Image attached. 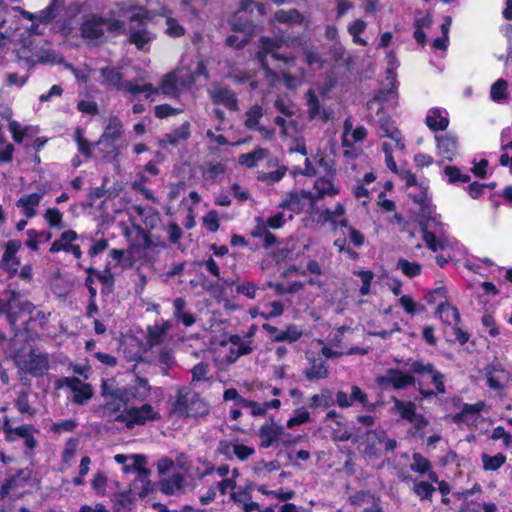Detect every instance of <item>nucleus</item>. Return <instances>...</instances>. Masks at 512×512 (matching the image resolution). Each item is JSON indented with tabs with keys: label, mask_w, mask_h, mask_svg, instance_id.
Listing matches in <instances>:
<instances>
[{
	"label": "nucleus",
	"mask_w": 512,
	"mask_h": 512,
	"mask_svg": "<svg viewBox=\"0 0 512 512\" xmlns=\"http://www.w3.org/2000/svg\"><path fill=\"white\" fill-rule=\"evenodd\" d=\"M184 478L179 473H173L165 478H163L160 482V489L163 493L167 495H173L180 492L183 488Z\"/></svg>",
	"instance_id": "nucleus-34"
},
{
	"label": "nucleus",
	"mask_w": 512,
	"mask_h": 512,
	"mask_svg": "<svg viewBox=\"0 0 512 512\" xmlns=\"http://www.w3.org/2000/svg\"><path fill=\"white\" fill-rule=\"evenodd\" d=\"M438 153L446 160H453L458 155L457 139L451 134L436 138Z\"/></svg>",
	"instance_id": "nucleus-22"
},
{
	"label": "nucleus",
	"mask_w": 512,
	"mask_h": 512,
	"mask_svg": "<svg viewBox=\"0 0 512 512\" xmlns=\"http://www.w3.org/2000/svg\"><path fill=\"white\" fill-rule=\"evenodd\" d=\"M16 363L21 370L33 376H42L49 369L48 357L35 352H31L25 357H17Z\"/></svg>",
	"instance_id": "nucleus-14"
},
{
	"label": "nucleus",
	"mask_w": 512,
	"mask_h": 512,
	"mask_svg": "<svg viewBox=\"0 0 512 512\" xmlns=\"http://www.w3.org/2000/svg\"><path fill=\"white\" fill-rule=\"evenodd\" d=\"M34 310V306L23 300L22 297L15 293L10 292L8 299H0V314L6 313L9 322L12 326L15 325L19 317L23 316V321L26 322V315H30Z\"/></svg>",
	"instance_id": "nucleus-8"
},
{
	"label": "nucleus",
	"mask_w": 512,
	"mask_h": 512,
	"mask_svg": "<svg viewBox=\"0 0 512 512\" xmlns=\"http://www.w3.org/2000/svg\"><path fill=\"white\" fill-rule=\"evenodd\" d=\"M410 470L421 475H427L431 482H438V475L432 470L430 461L419 453H414Z\"/></svg>",
	"instance_id": "nucleus-24"
},
{
	"label": "nucleus",
	"mask_w": 512,
	"mask_h": 512,
	"mask_svg": "<svg viewBox=\"0 0 512 512\" xmlns=\"http://www.w3.org/2000/svg\"><path fill=\"white\" fill-rule=\"evenodd\" d=\"M389 77L388 79L392 83V88L388 90L387 92L380 91L379 94L375 97V100L371 102V105H373L374 102H379L381 104L387 103L388 105H396L397 103V93L394 87V75L392 74L391 70H389Z\"/></svg>",
	"instance_id": "nucleus-46"
},
{
	"label": "nucleus",
	"mask_w": 512,
	"mask_h": 512,
	"mask_svg": "<svg viewBox=\"0 0 512 512\" xmlns=\"http://www.w3.org/2000/svg\"><path fill=\"white\" fill-rule=\"evenodd\" d=\"M444 173L448 177V181L451 183H466L470 180V176L468 174H462L458 168L453 166H446L444 168Z\"/></svg>",
	"instance_id": "nucleus-63"
},
{
	"label": "nucleus",
	"mask_w": 512,
	"mask_h": 512,
	"mask_svg": "<svg viewBox=\"0 0 512 512\" xmlns=\"http://www.w3.org/2000/svg\"><path fill=\"white\" fill-rule=\"evenodd\" d=\"M198 76L207 77L206 67L201 60L195 63L194 68L179 67L175 71L164 75L155 89L158 90V94L176 99L184 88L191 86L196 81Z\"/></svg>",
	"instance_id": "nucleus-4"
},
{
	"label": "nucleus",
	"mask_w": 512,
	"mask_h": 512,
	"mask_svg": "<svg viewBox=\"0 0 512 512\" xmlns=\"http://www.w3.org/2000/svg\"><path fill=\"white\" fill-rule=\"evenodd\" d=\"M174 357L172 350L169 348H162L158 356V364L161 366L164 374H167L168 369L174 365Z\"/></svg>",
	"instance_id": "nucleus-58"
},
{
	"label": "nucleus",
	"mask_w": 512,
	"mask_h": 512,
	"mask_svg": "<svg viewBox=\"0 0 512 512\" xmlns=\"http://www.w3.org/2000/svg\"><path fill=\"white\" fill-rule=\"evenodd\" d=\"M307 105H308V113L311 119L321 118L323 120H328L332 116L331 110H326L320 108L319 101L313 90H309L307 93Z\"/></svg>",
	"instance_id": "nucleus-33"
},
{
	"label": "nucleus",
	"mask_w": 512,
	"mask_h": 512,
	"mask_svg": "<svg viewBox=\"0 0 512 512\" xmlns=\"http://www.w3.org/2000/svg\"><path fill=\"white\" fill-rule=\"evenodd\" d=\"M268 155V150L263 148H258L253 152L242 154L239 156V163L248 168L254 167L260 160L266 158Z\"/></svg>",
	"instance_id": "nucleus-43"
},
{
	"label": "nucleus",
	"mask_w": 512,
	"mask_h": 512,
	"mask_svg": "<svg viewBox=\"0 0 512 512\" xmlns=\"http://www.w3.org/2000/svg\"><path fill=\"white\" fill-rule=\"evenodd\" d=\"M486 378L491 389L502 391L510 381V373L498 365H493L488 368Z\"/></svg>",
	"instance_id": "nucleus-20"
},
{
	"label": "nucleus",
	"mask_w": 512,
	"mask_h": 512,
	"mask_svg": "<svg viewBox=\"0 0 512 512\" xmlns=\"http://www.w3.org/2000/svg\"><path fill=\"white\" fill-rule=\"evenodd\" d=\"M314 192L310 197V203L315 204L325 197H335L341 191V186L335 182V174H326L318 177L313 185Z\"/></svg>",
	"instance_id": "nucleus-11"
},
{
	"label": "nucleus",
	"mask_w": 512,
	"mask_h": 512,
	"mask_svg": "<svg viewBox=\"0 0 512 512\" xmlns=\"http://www.w3.org/2000/svg\"><path fill=\"white\" fill-rule=\"evenodd\" d=\"M183 112L182 108H174L169 104L157 105L154 108L155 116L159 119H164L170 116L178 115Z\"/></svg>",
	"instance_id": "nucleus-61"
},
{
	"label": "nucleus",
	"mask_w": 512,
	"mask_h": 512,
	"mask_svg": "<svg viewBox=\"0 0 512 512\" xmlns=\"http://www.w3.org/2000/svg\"><path fill=\"white\" fill-rule=\"evenodd\" d=\"M276 109L283 115L275 119V124L281 128V134L285 137L295 138L298 132V125L293 116L296 107L288 99L278 98L275 101Z\"/></svg>",
	"instance_id": "nucleus-9"
},
{
	"label": "nucleus",
	"mask_w": 512,
	"mask_h": 512,
	"mask_svg": "<svg viewBox=\"0 0 512 512\" xmlns=\"http://www.w3.org/2000/svg\"><path fill=\"white\" fill-rule=\"evenodd\" d=\"M170 328V321H164L163 323L150 328L148 331V344L154 346L162 342Z\"/></svg>",
	"instance_id": "nucleus-41"
},
{
	"label": "nucleus",
	"mask_w": 512,
	"mask_h": 512,
	"mask_svg": "<svg viewBox=\"0 0 512 512\" xmlns=\"http://www.w3.org/2000/svg\"><path fill=\"white\" fill-rule=\"evenodd\" d=\"M304 373L308 380L325 379L329 375L328 368L322 360L312 361Z\"/></svg>",
	"instance_id": "nucleus-39"
},
{
	"label": "nucleus",
	"mask_w": 512,
	"mask_h": 512,
	"mask_svg": "<svg viewBox=\"0 0 512 512\" xmlns=\"http://www.w3.org/2000/svg\"><path fill=\"white\" fill-rule=\"evenodd\" d=\"M379 135L383 139L382 150L385 154L387 167L392 171H397V165L393 159V154L402 153L405 149L403 136L399 129L394 125L390 118L378 113Z\"/></svg>",
	"instance_id": "nucleus-5"
},
{
	"label": "nucleus",
	"mask_w": 512,
	"mask_h": 512,
	"mask_svg": "<svg viewBox=\"0 0 512 512\" xmlns=\"http://www.w3.org/2000/svg\"><path fill=\"white\" fill-rule=\"evenodd\" d=\"M44 220L51 228L62 229L64 225V215L58 208H48L44 215Z\"/></svg>",
	"instance_id": "nucleus-48"
},
{
	"label": "nucleus",
	"mask_w": 512,
	"mask_h": 512,
	"mask_svg": "<svg viewBox=\"0 0 512 512\" xmlns=\"http://www.w3.org/2000/svg\"><path fill=\"white\" fill-rule=\"evenodd\" d=\"M152 40L151 34L144 28L131 29L130 41L137 46L138 49H144L145 45Z\"/></svg>",
	"instance_id": "nucleus-52"
},
{
	"label": "nucleus",
	"mask_w": 512,
	"mask_h": 512,
	"mask_svg": "<svg viewBox=\"0 0 512 512\" xmlns=\"http://www.w3.org/2000/svg\"><path fill=\"white\" fill-rule=\"evenodd\" d=\"M233 29L239 31V34H233L227 37L226 43L231 47H235L237 49L242 48L248 42L247 35L243 33L242 28L237 27L233 24Z\"/></svg>",
	"instance_id": "nucleus-60"
},
{
	"label": "nucleus",
	"mask_w": 512,
	"mask_h": 512,
	"mask_svg": "<svg viewBox=\"0 0 512 512\" xmlns=\"http://www.w3.org/2000/svg\"><path fill=\"white\" fill-rule=\"evenodd\" d=\"M318 212V221L322 223H330L333 229H337L339 226H348V220L345 217V207L341 203H337L333 209H324Z\"/></svg>",
	"instance_id": "nucleus-18"
},
{
	"label": "nucleus",
	"mask_w": 512,
	"mask_h": 512,
	"mask_svg": "<svg viewBox=\"0 0 512 512\" xmlns=\"http://www.w3.org/2000/svg\"><path fill=\"white\" fill-rule=\"evenodd\" d=\"M68 387L73 394V401L79 405L86 403L93 396L90 384L84 383L78 378L64 377L57 381V388Z\"/></svg>",
	"instance_id": "nucleus-13"
},
{
	"label": "nucleus",
	"mask_w": 512,
	"mask_h": 512,
	"mask_svg": "<svg viewBox=\"0 0 512 512\" xmlns=\"http://www.w3.org/2000/svg\"><path fill=\"white\" fill-rule=\"evenodd\" d=\"M44 193H31L21 196L16 206L26 218H33L37 215V207L39 206Z\"/></svg>",
	"instance_id": "nucleus-21"
},
{
	"label": "nucleus",
	"mask_w": 512,
	"mask_h": 512,
	"mask_svg": "<svg viewBox=\"0 0 512 512\" xmlns=\"http://www.w3.org/2000/svg\"><path fill=\"white\" fill-rule=\"evenodd\" d=\"M275 20L282 23L295 24L301 23L303 16L297 10H280L275 13Z\"/></svg>",
	"instance_id": "nucleus-55"
},
{
	"label": "nucleus",
	"mask_w": 512,
	"mask_h": 512,
	"mask_svg": "<svg viewBox=\"0 0 512 512\" xmlns=\"http://www.w3.org/2000/svg\"><path fill=\"white\" fill-rule=\"evenodd\" d=\"M281 405L280 400L273 399L262 403L241 399V406L250 409L253 416H264L269 409H278Z\"/></svg>",
	"instance_id": "nucleus-27"
},
{
	"label": "nucleus",
	"mask_w": 512,
	"mask_h": 512,
	"mask_svg": "<svg viewBox=\"0 0 512 512\" xmlns=\"http://www.w3.org/2000/svg\"><path fill=\"white\" fill-rule=\"evenodd\" d=\"M426 124L433 131L445 130L449 124L447 112L432 108L426 115Z\"/></svg>",
	"instance_id": "nucleus-28"
},
{
	"label": "nucleus",
	"mask_w": 512,
	"mask_h": 512,
	"mask_svg": "<svg viewBox=\"0 0 512 512\" xmlns=\"http://www.w3.org/2000/svg\"><path fill=\"white\" fill-rule=\"evenodd\" d=\"M122 27L123 25L119 21H115L109 24L103 18L91 15L88 16L83 22L81 31L84 38L94 41L100 39L103 36L105 28L117 30L121 29Z\"/></svg>",
	"instance_id": "nucleus-10"
},
{
	"label": "nucleus",
	"mask_w": 512,
	"mask_h": 512,
	"mask_svg": "<svg viewBox=\"0 0 512 512\" xmlns=\"http://www.w3.org/2000/svg\"><path fill=\"white\" fill-rule=\"evenodd\" d=\"M436 313L441 321L447 325H455L460 319L457 308L448 303V301L440 304L436 309Z\"/></svg>",
	"instance_id": "nucleus-35"
},
{
	"label": "nucleus",
	"mask_w": 512,
	"mask_h": 512,
	"mask_svg": "<svg viewBox=\"0 0 512 512\" xmlns=\"http://www.w3.org/2000/svg\"><path fill=\"white\" fill-rule=\"evenodd\" d=\"M303 335L302 329L296 325H290L285 330H281V335L275 337V342H295Z\"/></svg>",
	"instance_id": "nucleus-51"
},
{
	"label": "nucleus",
	"mask_w": 512,
	"mask_h": 512,
	"mask_svg": "<svg viewBox=\"0 0 512 512\" xmlns=\"http://www.w3.org/2000/svg\"><path fill=\"white\" fill-rule=\"evenodd\" d=\"M312 192L307 190H301L299 192H291L286 198L280 203V208L287 209L293 213H299L303 209V200L310 202Z\"/></svg>",
	"instance_id": "nucleus-23"
},
{
	"label": "nucleus",
	"mask_w": 512,
	"mask_h": 512,
	"mask_svg": "<svg viewBox=\"0 0 512 512\" xmlns=\"http://www.w3.org/2000/svg\"><path fill=\"white\" fill-rule=\"evenodd\" d=\"M209 93L213 103L224 105L230 110H237V99L231 90L215 87Z\"/></svg>",
	"instance_id": "nucleus-25"
},
{
	"label": "nucleus",
	"mask_w": 512,
	"mask_h": 512,
	"mask_svg": "<svg viewBox=\"0 0 512 512\" xmlns=\"http://www.w3.org/2000/svg\"><path fill=\"white\" fill-rule=\"evenodd\" d=\"M284 46H289L288 40L283 38H262L261 39V49L257 53V59L260 66L268 72V63L266 57L270 55L275 60H282L286 64H288L287 70L282 73V78L284 84L290 88L294 89L300 86L304 80L305 73L303 69H295V64L293 61H289L288 57L281 54L279 52Z\"/></svg>",
	"instance_id": "nucleus-3"
},
{
	"label": "nucleus",
	"mask_w": 512,
	"mask_h": 512,
	"mask_svg": "<svg viewBox=\"0 0 512 512\" xmlns=\"http://www.w3.org/2000/svg\"><path fill=\"white\" fill-rule=\"evenodd\" d=\"M413 492L422 500L430 499L435 492V488L426 481H414Z\"/></svg>",
	"instance_id": "nucleus-56"
},
{
	"label": "nucleus",
	"mask_w": 512,
	"mask_h": 512,
	"mask_svg": "<svg viewBox=\"0 0 512 512\" xmlns=\"http://www.w3.org/2000/svg\"><path fill=\"white\" fill-rule=\"evenodd\" d=\"M122 128V123L118 117H109L104 133L99 139L98 144H103L104 142H115L121 137L123 132Z\"/></svg>",
	"instance_id": "nucleus-29"
},
{
	"label": "nucleus",
	"mask_w": 512,
	"mask_h": 512,
	"mask_svg": "<svg viewBox=\"0 0 512 512\" xmlns=\"http://www.w3.org/2000/svg\"><path fill=\"white\" fill-rule=\"evenodd\" d=\"M102 395L106 399L104 409L108 416L129 429L159 420L161 417L160 412L150 404H143L140 407H127L129 402L127 391L125 389H114L113 381H103Z\"/></svg>",
	"instance_id": "nucleus-1"
},
{
	"label": "nucleus",
	"mask_w": 512,
	"mask_h": 512,
	"mask_svg": "<svg viewBox=\"0 0 512 512\" xmlns=\"http://www.w3.org/2000/svg\"><path fill=\"white\" fill-rule=\"evenodd\" d=\"M58 9L57 0H52L51 3L43 10L36 14V21L41 23H48L56 17Z\"/></svg>",
	"instance_id": "nucleus-57"
},
{
	"label": "nucleus",
	"mask_w": 512,
	"mask_h": 512,
	"mask_svg": "<svg viewBox=\"0 0 512 512\" xmlns=\"http://www.w3.org/2000/svg\"><path fill=\"white\" fill-rule=\"evenodd\" d=\"M261 446L268 448L272 445H287L291 443L288 439L290 436L286 434L281 426L274 423H267L263 425L259 432Z\"/></svg>",
	"instance_id": "nucleus-15"
},
{
	"label": "nucleus",
	"mask_w": 512,
	"mask_h": 512,
	"mask_svg": "<svg viewBox=\"0 0 512 512\" xmlns=\"http://www.w3.org/2000/svg\"><path fill=\"white\" fill-rule=\"evenodd\" d=\"M410 368H411L412 372H414L416 374H419L422 376H425V375L430 376L432 383L434 384L436 391L438 393L445 392V386L443 383L444 376L440 372L434 370V368L431 364L424 363L421 361H413L410 364Z\"/></svg>",
	"instance_id": "nucleus-19"
},
{
	"label": "nucleus",
	"mask_w": 512,
	"mask_h": 512,
	"mask_svg": "<svg viewBox=\"0 0 512 512\" xmlns=\"http://www.w3.org/2000/svg\"><path fill=\"white\" fill-rule=\"evenodd\" d=\"M231 356L229 357L230 362H234L238 357L247 355L251 352V347L248 343L240 341L237 336L231 337Z\"/></svg>",
	"instance_id": "nucleus-47"
},
{
	"label": "nucleus",
	"mask_w": 512,
	"mask_h": 512,
	"mask_svg": "<svg viewBox=\"0 0 512 512\" xmlns=\"http://www.w3.org/2000/svg\"><path fill=\"white\" fill-rule=\"evenodd\" d=\"M122 90H125L132 95L143 93L146 98H150L151 96L158 94V90H156L152 84L138 85L129 81L124 82Z\"/></svg>",
	"instance_id": "nucleus-44"
},
{
	"label": "nucleus",
	"mask_w": 512,
	"mask_h": 512,
	"mask_svg": "<svg viewBox=\"0 0 512 512\" xmlns=\"http://www.w3.org/2000/svg\"><path fill=\"white\" fill-rule=\"evenodd\" d=\"M114 389H118L114 386ZM127 391L129 402L131 400H145L151 390V386L148 381L144 378L137 377L134 384L130 388H124Z\"/></svg>",
	"instance_id": "nucleus-31"
},
{
	"label": "nucleus",
	"mask_w": 512,
	"mask_h": 512,
	"mask_svg": "<svg viewBox=\"0 0 512 512\" xmlns=\"http://www.w3.org/2000/svg\"><path fill=\"white\" fill-rule=\"evenodd\" d=\"M393 411L398 413L402 419L409 421L416 414V406L413 402H405L393 398Z\"/></svg>",
	"instance_id": "nucleus-42"
},
{
	"label": "nucleus",
	"mask_w": 512,
	"mask_h": 512,
	"mask_svg": "<svg viewBox=\"0 0 512 512\" xmlns=\"http://www.w3.org/2000/svg\"><path fill=\"white\" fill-rule=\"evenodd\" d=\"M117 8L118 13L122 16H128L130 21H139L142 23L144 20L148 19V14L144 8L133 7L126 3L117 4Z\"/></svg>",
	"instance_id": "nucleus-36"
},
{
	"label": "nucleus",
	"mask_w": 512,
	"mask_h": 512,
	"mask_svg": "<svg viewBox=\"0 0 512 512\" xmlns=\"http://www.w3.org/2000/svg\"><path fill=\"white\" fill-rule=\"evenodd\" d=\"M310 421V413L304 409H297L294 415L287 421V427L293 428L294 426L301 425Z\"/></svg>",
	"instance_id": "nucleus-64"
},
{
	"label": "nucleus",
	"mask_w": 512,
	"mask_h": 512,
	"mask_svg": "<svg viewBox=\"0 0 512 512\" xmlns=\"http://www.w3.org/2000/svg\"><path fill=\"white\" fill-rule=\"evenodd\" d=\"M397 173L402 181L405 182L406 188H415L417 193L409 192V196L414 199L415 202L420 204V217L422 218V209L425 205H432L429 201H427V192L426 188L422 185H418L415 176L409 171L405 169H398L394 171Z\"/></svg>",
	"instance_id": "nucleus-17"
},
{
	"label": "nucleus",
	"mask_w": 512,
	"mask_h": 512,
	"mask_svg": "<svg viewBox=\"0 0 512 512\" xmlns=\"http://www.w3.org/2000/svg\"><path fill=\"white\" fill-rule=\"evenodd\" d=\"M432 24V17L430 14H425L422 16H419L415 19V31H414V38L419 44H424L426 41V36L424 33V29H427Z\"/></svg>",
	"instance_id": "nucleus-40"
},
{
	"label": "nucleus",
	"mask_w": 512,
	"mask_h": 512,
	"mask_svg": "<svg viewBox=\"0 0 512 512\" xmlns=\"http://www.w3.org/2000/svg\"><path fill=\"white\" fill-rule=\"evenodd\" d=\"M376 381L384 388L393 387L394 389H403L415 383L412 375L396 369L388 370L385 375L377 377Z\"/></svg>",
	"instance_id": "nucleus-16"
},
{
	"label": "nucleus",
	"mask_w": 512,
	"mask_h": 512,
	"mask_svg": "<svg viewBox=\"0 0 512 512\" xmlns=\"http://www.w3.org/2000/svg\"><path fill=\"white\" fill-rule=\"evenodd\" d=\"M310 407L317 408L323 407L328 408L334 404L332 393L328 389H323L319 394H315L310 399Z\"/></svg>",
	"instance_id": "nucleus-50"
},
{
	"label": "nucleus",
	"mask_w": 512,
	"mask_h": 512,
	"mask_svg": "<svg viewBox=\"0 0 512 512\" xmlns=\"http://www.w3.org/2000/svg\"><path fill=\"white\" fill-rule=\"evenodd\" d=\"M20 248V243L17 241H9L6 245V250L2 257L1 267L7 271L15 272L19 266V261L16 258V253Z\"/></svg>",
	"instance_id": "nucleus-32"
},
{
	"label": "nucleus",
	"mask_w": 512,
	"mask_h": 512,
	"mask_svg": "<svg viewBox=\"0 0 512 512\" xmlns=\"http://www.w3.org/2000/svg\"><path fill=\"white\" fill-rule=\"evenodd\" d=\"M490 98L498 103L507 98V83L505 80L499 79L491 86Z\"/></svg>",
	"instance_id": "nucleus-54"
},
{
	"label": "nucleus",
	"mask_w": 512,
	"mask_h": 512,
	"mask_svg": "<svg viewBox=\"0 0 512 512\" xmlns=\"http://www.w3.org/2000/svg\"><path fill=\"white\" fill-rule=\"evenodd\" d=\"M185 306L186 303L184 299L176 298L173 302V316L176 320L181 321L186 327H190L195 323V318L191 313L184 310Z\"/></svg>",
	"instance_id": "nucleus-38"
},
{
	"label": "nucleus",
	"mask_w": 512,
	"mask_h": 512,
	"mask_svg": "<svg viewBox=\"0 0 512 512\" xmlns=\"http://www.w3.org/2000/svg\"><path fill=\"white\" fill-rule=\"evenodd\" d=\"M425 298L428 303L437 304L438 307L440 304H444L447 301V290L445 287L436 288L429 292Z\"/></svg>",
	"instance_id": "nucleus-62"
},
{
	"label": "nucleus",
	"mask_w": 512,
	"mask_h": 512,
	"mask_svg": "<svg viewBox=\"0 0 512 512\" xmlns=\"http://www.w3.org/2000/svg\"><path fill=\"white\" fill-rule=\"evenodd\" d=\"M125 81H122V74L116 68H102L100 69V83L114 88L118 91L123 89Z\"/></svg>",
	"instance_id": "nucleus-30"
},
{
	"label": "nucleus",
	"mask_w": 512,
	"mask_h": 512,
	"mask_svg": "<svg viewBox=\"0 0 512 512\" xmlns=\"http://www.w3.org/2000/svg\"><path fill=\"white\" fill-rule=\"evenodd\" d=\"M79 235L74 230H65L63 231L59 238H57L51 245L49 251L51 253L65 252L71 253L76 259H80L82 257V250L78 244L75 242L78 240Z\"/></svg>",
	"instance_id": "nucleus-12"
},
{
	"label": "nucleus",
	"mask_w": 512,
	"mask_h": 512,
	"mask_svg": "<svg viewBox=\"0 0 512 512\" xmlns=\"http://www.w3.org/2000/svg\"><path fill=\"white\" fill-rule=\"evenodd\" d=\"M422 239L433 252H441L436 256L440 266L454 260L463 252L461 244L447 233L448 226L441 221V216L433 205H425L420 219Z\"/></svg>",
	"instance_id": "nucleus-2"
},
{
	"label": "nucleus",
	"mask_w": 512,
	"mask_h": 512,
	"mask_svg": "<svg viewBox=\"0 0 512 512\" xmlns=\"http://www.w3.org/2000/svg\"><path fill=\"white\" fill-rule=\"evenodd\" d=\"M174 412L179 416L197 417L207 413V406L199 395L188 389L181 388L174 404Z\"/></svg>",
	"instance_id": "nucleus-7"
},
{
	"label": "nucleus",
	"mask_w": 512,
	"mask_h": 512,
	"mask_svg": "<svg viewBox=\"0 0 512 512\" xmlns=\"http://www.w3.org/2000/svg\"><path fill=\"white\" fill-rule=\"evenodd\" d=\"M481 460L485 471H496L506 462V456L502 453L496 455L482 454Z\"/></svg>",
	"instance_id": "nucleus-45"
},
{
	"label": "nucleus",
	"mask_w": 512,
	"mask_h": 512,
	"mask_svg": "<svg viewBox=\"0 0 512 512\" xmlns=\"http://www.w3.org/2000/svg\"><path fill=\"white\" fill-rule=\"evenodd\" d=\"M114 460L122 465L124 473H137V479L143 484L141 496H145L150 490L149 470L146 468L147 459L142 454H116Z\"/></svg>",
	"instance_id": "nucleus-6"
},
{
	"label": "nucleus",
	"mask_w": 512,
	"mask_h": 512,
	"mask_svg": "<svg viewBox=\"0 0 512 512\" xmlns=\"http://www.w3.org/2000/svg\"><path fill=\"white\" fill-rule=\"evenodd\" d=\"M397 267L408 277H415L421 273V265L416 262L400 259Z\"/></svg>",
	"instance_id": "nucleus-59"
},
{
	"label": "nucleus",
	"mask_w": 512,
	"mask_h": 512,
	"mask_svg": "<svg viewBox=\"0 0 512 512\" xmlns=\"http://www.w3.org/2000/svg\"><path fill=\"white\" fill-rule=\"evenodd\" d=\"M366 135L367 130L364 127L360 126L354 129L352 123L349 120H346L344 123L342 144L345 147H351L354 144L364 140Z\"/></svg>",
	"instance_id": "nucleus-26"
},
{
	"label": "nucleus",
	"mask_w": 512,
	"mask_h": 512,
	"mask_svg": "<svg viewBox=\"0 0 512 512\" xmlns=\"http://www.w3.org/2000/svg\"><path fill=\"white\" fill-rule=\"evenodd\" d=\"M263 115V108L260 105L252 106L246 112V118L244 122L245 126L251 130L258 128L260 125V119L263 117Z\"/></svg>",
	"instance_id": "nucleus-49"
},
{
	"label": "nucleus",
	"mask_w": 512,
	"mask_h": 512,
	"mask_svg": "<svg viewBox=\"0 0 512 512\" xmlns=\"http://www.w3.org/2000/svg\"><path fill=\"white\" fill-rule=\"evenodd\" d=\"M9 131L12 134V138L15 142L20 143L23 139L29 134L32 127L30 126H22L19 122L15 120H10L8 125Z\"/></svg>",
	"instance_id": "nucleus-53"
},
{
	"label": "nucleus",
	"mask_w": 512,
	"mask_h": 512,
	"mask_svg": "<svg viewBox=\"0 0 512 512\" xmlns=\"http://www.w3.org/2000/svg\"><path fill=\"white\" fill-rule=\"evenodd\" d=\"M190 123L184 122L181 124L178 128L173 130L171 133H168L164 136L163 142L171 144V145H177L181 141H185L190 137Z\"/></svg>",
	"instance_id": "nucleus-37"
}]
</instances>
